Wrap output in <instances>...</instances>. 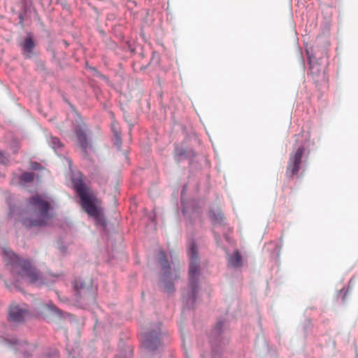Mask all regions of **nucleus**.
Returning a JSON list of instances; mask_svg holds the SVG:
<instances>
[{
	"instance_id": "4468645a",
	"label": "nucleus",
	"mask_w": 358,
	"mask_h": 358,
	"mask_svg": "<svg viewBox=\"0 0 358 358\" xmlns=\"http://www.w3.org/2000/svg\"><path fill=\"white\" fill-rule=\"evenodd\" d=\"M15 343L17 345L16 350L22 352L24 356H29L30 352L34 350V345L27 343H17L15 341Z\"/></svg>"
},
{
	"instance_id": "f257e3e1",
	"label": "nucleus",
	"mask_w": 358,
	"mask_h": 358,
	"mask_svg": "<svg viewBox=\"0 0 358 358\" xmlns=\"http://www.w3.org/2000/svg\"><path fill=\"white\" fill-rule=\"evenodd\" d=\"M3 259L10 270L13 284L18 287V283L27 282L31 284H43L41 275L29 262L20 259L12 250H3Z\"/></svg>"
},
{
	"instance_id": "f03ea898",
	"label": "nucleus",
	"mask_w": 358,
	"mask_h": 358,
	"mask_svg": "<svg viewBox=\"0 0 358 358\" xmlns=\"http://www.w3.org/2000/svg\"><path fill=\"white\" fill-rule=\"evenodd\" d=\"M50 203L41 195L36 194L28 201L27 209L21 214L22 224L26 228H40L52 218Z\"/></svg>"
},
{
	"instance_id": "2eb2a0df",
	"label": "nucleus",
	"mask_w": 358,
	"mask_h": 358,
	"mask_svg": "<svg viewBox=\"0 0 358 358\" xmlns=\"http://www.w3.org/2000/svg\"><path fill=\"white\" fill-rule=\"evenodd\" d=\"M34 173L31 172H24L20 176V180L23 182H30L34 179Z\"/></svg>"
},
{
	"instance_id": "4be33fe9",
	"label": "nucleus",
	"mask_w": 358,
	"mask_h": 358,
	"mask_svg": "<svg viewBox=\"0 0 358 358\" xmlns=\"http://www.w3.org/2000/svg\"><path fill=\"white\" fill-rule=\"evenodd\" d=\"M33 168L36 169V168H38V166H34Z\"/></svg>"
},
{
	"instance_id": "20e7f679",
	"label": "nucleus",
	"mask_w": 358,
	"mask_h": 358,
	"mask_svg": "<svg viewBox=\"0 0 358 358\" xmlns=\"http://www.w3.org/2000/svg\"><path fill=\"white\" fill-rule=\"evenodd\" d=\"M188 255L190 259L189 268V285L191 289V295L188 296L187 301L191 300L193 303L196 299L195 296L198 288V278L199 275L197 249L194 243H191L189 247Z\"/></svg>"
},
{
	"instance_id": "a211bd4d",
	"label": "nucleus",
	"mask_w": 358,
	"mask_h": 358,
	"mask_svg": "<svg viewBox=\"0 0 358 358\" xmlns=\"http://www.w3.org/2000/svg\"><path fill=\"white\" fill-rule=\"evenodd\" d=\"M74 288L80 293H81L82 291L85 289V287H84L82 282L77 281V280L75 281V282H74Z\"/></svg>"
},
{
	"instance_id": "f8f14e48",
	"label": "nucleus",
	"mask_w": 358,
	"mask_h": 358,
	"mask_svg": "<svg viewBox=\"0 0 358 358\" xmlns=\"http://www.w3.org/2000/svg\"><path fill=\"white\" fill-rule=\"evenodd\" d=\"M229 264L234 268H238L242 266V257L238 251H236L229 257Z\"/></svg>"
},
{
	"instance_id": "0eeeda50",
	"label": "nucleus",
	"mask_w": 358,
	"mask_h": 358,
	"mask_svg": "<svg viewBox=\"0 0 358 358\" xmlns=\"http://www.w3.org/2000/svg\"><path fill=\"white\" fill-rule=\"evenodd\" d=\"M160 264L162 266L164 271L163 281L164 283V290L166 292H172L173 291V284L172 282H166L167 278L169 277V268L168 261L166 259L165 254L163 252L159 253Z\"/></svg>"
},
{
	"instance_id": "39448f33",
	"label": "nucleus",
	"mask_w": 358,
	"mask_h": 358,
	"mask_svg": "<svg viewBox=\"0 0 358 358\" xmlns=\"http://www.w3.org/2000/svg\"><path fill=\"white\" fill-rule=\"evenodd\" d=\"M304 152V148L301 146L290 154L286 169V176L289 178H293L295 176L298 175Z\"/></svg>"
},
{
	"instance_id": "9b49d317",
	"label": "nucleus",
	"mask_w": 358,
	"mask_h": 358,
	"mask_svg": "<svg viewBox=\"0 0 358 358\" xmlns=\"http://www.w3.org/2000/svg\"><path fill=\"white\" fill-rule=\"evenodd\" d=\"M22 48V54L26 58H30L33 54V50L35 46V43L33 41L32 37L30 36L25 38L23 43L21 45Z\"/></svg>"
},
{
	"instance_id": "6ab92c4d",
	"label": "nucleus",
	"mask_w": 358,
	"mask_h": 358,
	"mask_svg": "<svg viewBox=\"0 0 358 358\" xmlns=\"http://www.w3.org/2000/svg\"><path fill=\"white\" fill-rule=\"evenodd\" d=\"M0 160H1V162L3 164H6L8 161V157H6L3 154V152H0Z\"/></svg>"
},
{
	"instance_id": "f3484780",
	"label": "nucleus",
	"mask_w": 358,
	"mask_h": 358,
	"mask_svg": "<svg viewBox=\"0 0 358 358\" xmlns=\"http://www.w3.org/2000/svg\"><path fill=\"white\" fill-rule=\"evenodd\" d=\"M187 155V151L183 150L182 148H177L176 149V157L178 159V160H180L183 157H186Z\"/></svg>"
},
{
	"instance_id": "b1692460",
	"label": "nucleus",
	"mask_w": 358,
	"mask_h": 358,
	"mask_svg": "<svg viewBox=\"0 0 358 358\" xmlns=\"http://www.w3.org/2000/svg\"><path fill=\"white\" fill-rule=\"evenodd\" d=\"M176 278H179V276L176 274Z\"/></svg>"
},
{
	"instance_id": "423d86ee",
	"label": "nucleus",
	"mask_w": 358,
	"mask_h": 358,
	"mask_svg": "<svg viewBox=\"0 0 358 358\" xmlns=\"http://www.w3.org/2000/svg\"><path fill=\"white\" fill-rule=\"evenodd\" d=\"M160 336L161 331L159 326L148 332L143 333L141 334V342L144 348L149 352L157 349L161 344Z\"/></svg>"
},
{
	"instance_id": "dca6fc26",
	"label": "nucleus",
	"mask_w": 358,
	"mask_h": 358,
	"mask_svg": "<svg viewBox=\"0 0 358 358\" xmlns=\"http://www.w3.org/2000/svg\"><path fill=\"white\" fill-rule=\"evenodd\" d=\"M49 144L55 150L59 149L62 146L60 140L58 138L53 136L50 137Z\"/></svg>"
},
{
	"instance_id": "7ed1b4c3",
	"label": "nucleus",
	"mask_w": 358,
	"mask_h": 358,
	"mask_svg": "<svg viewBox=\"0 0 358 358\" xmlns=\"http://www.w3.org/2000/svg\"><path fill=\"white\" fill-rule=\"evenodd\" d=\"M72 182L74 189L80 199V204L83 209L90 216L96 220H99L102 213L99 200L85 185L80 177L73 178Z\"/></svg>"
},
{
	"instance_id": "6e6552de",
	"label": "nucleus",
	"mask_w": 358,
	"mask_h": 358,
	"mask_svg": "<svg viewBox=\"0 0 358 358\" xmlns=\"http://www.w3.org/2000/svg\"><path fill=\"white\" fill-rule=\"evenodd\" d=\"M308 60L310 66L309 70L313 77L314 78H318L319 77L323 76L325 71L324 65L319 63L315 56L314 55L309 56Z\"/></svg>"
},
{
	"instance_id": "412c9836",
	"label": "nucleus",
	"mask_w": 358,
	"mask_h": 358,
	"mask_svg": "<svg viewBox=\"0 0 358 358\" xmlns=\"http://www.w3.org/2000/svg\"><path fill=\"white\" fill-rule=\"evenodd\" d=\"M55 355L56 357H58V356H59V354H58V352H57V351H55Z\"/></svg>"
},
{
	"instance_id": "ddd939ff",
	"label": "nucleus",
	"mask_w": 358,
	"mask_h": 358,
	"mask_svg": "<svg viewBox=\"0 0 358 358\" xmlns=\"http://www.w3.org/2000/svg\"><path fill=\"white\" fill-rule=\"evenodd\" d=\"M210 217L214 224H222L224 222V217L222 212L219 209L215 210H212L210 211Z\"/></svg>"
},
{
	"instance_id": "aec40b11",
	"label": "nucleus",
	"mask_w": 358,
	"mask_h": 358,
	"mask_svg": "<svg viewBox=\"0 0 358 358\" xmlns=\"http://www.w3.org/2000/svg\"><path fill=\"white\" fill-rule=\"evenodd\" d=\"M115 135L117 137V138H118L120 137L119 134H118V133L117 131L115 132Z\"/></svg>"
},
{
	"instance_id": "1a4fd4ad",
	"label": "nucleus",
	"mask_w": 358,
	"mask_h": 358,
	"mask_svg": "<svg viewBox=\"0 0 358 358\" xmlns=\"http://www.w3.org/2000/svg\"><path fill=\"white\" fill-rule=\"evenodd\" d=\"M76 135L78 145L82 149L85 155H86L87 149L91 148V144L88 140L86 130L82 127H78L76 130Z\"/></svg>"
},
{
	"instance_id": "9d476101",
	"label": "nucleus",
	"mask_w": 358,
	"mask_h": 358,
	"mask_svg": "<svg viewBox=\"0 0 358 358\" xmlns=\"http://www.w3.org/2000/svg\"><path fill=\"white\" fill-rule=\"evenodd\" d=\"M28 313L25 308L20 307L18 305L13 304L10 308L9 318L13 322H21Z\"/></svg>"
},
{
	"instance_id": "5701e85b",
	"label": "nucleus",
	"mask_w": 358,
	"mask_h": 358,
	"mask_svg": "<svg viewBox=\"0 0 358 358\" xmlns=\"http://www.w3.org/2000/svg\"><path fill=\"white\" fill-rule=\"evenodd\" d=\"M33 168L36 169V168H38V166H34Z\"/></svg>"
}]
</instances>
